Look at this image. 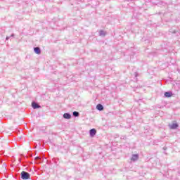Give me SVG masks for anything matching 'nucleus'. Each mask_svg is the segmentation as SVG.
<instances>
[{
  "instance_id": "4",
  "label": "nucleus",
  "mask_w": 180,
  "mask_h": 180,
  "mask_svg": "<svg viewBox=\"0 0 180 180\" xmlns=\"http://www.w3.org/2000/svg\"><path fill=\"white\" fill-rule=\"evenodd\" d=\"M32 106L33 109H39V108H40V105H39L35 102L32 103Z\"/></svg>"
},
{
  "instance_id": "9",
  "label": "nucleus",
  "mask_w": 180,
  "mask_h": 180,
  "mask_svg": "<svg viewBox=\"0 0 180 180\" xmlns=\"http://www.w3.org/2000/svg\"><path fill=\"white\" fill-rule=\"evenodd\" d=\"M165 96H166V98H171V96H172V94L170 92H165Z\"/></svg>"
},
{
  "instance_id": "7",
  "label": "nucleus",
  "mask_w": 180,
  "mask_h": 180,
  "mask_svg": "<svg viewBox=\"0 0 180 180\" xmlns=\"http://www.w3.org/2000/svg\"><path fill=\"white\" fill-rule=\"evenodd\" d=\"M34 50L36 54H40V53H41V51H40V48L39 47L34 48Z\"/></svg>"
},
{
  "instance_id": "10",
  "label": "nucleus",
  "mask_w": 180,
  "mask_h": 180,
  "mask_svg": "<svg viewBox=\"0 0 180 180\" xmlns=\"http://www.w3.org/2000/svg\"><path fill=\"white\" fill-rule=\"evenodd\" d=\"M6 166L4 165H3L1 168H0V171L1 172H4V171H6Z\"/></svg>"
},
{
  "instance_id": "5",
  "label": "nucleus",
  "mask_w": 180,
  "mask_h": 180,
  "mask_svg": "<svg viewBox=\"0 0 180 180\" xmlns=\"http://www.w3.org/2000/svg\"><path fill=\"white\" fill-rule=\"evenodd\" d=\"M137 160H139V155H133L131 161H137Z\"/></svg>"
},
{
  "instance_id": "6",
  "label": "nucleus",
  "mask_w": 180,
  "mask_h": 180,
  "mask_svg": "<svg viewBox=\"0 0 180 180\" xmlns=\"http://www.w3.org/2000/svg\"><path fill=\"white\" fill-rule=\"evenodd\" d=\"M96 109L98 110H103V105H102V104H98L96 105Z\"/></svg>"
},
{
  "instance_id": "8",
  "label": "nucleus",
  "mask_w": 180,
  "mask_h": 180,
  "mask_svg": "<svg viewBox=\"0 0 180 180\" xmlns=\"http://www.w3.org/2000/svg\"><path fill=\"white\" fill-rule=\"evenodd\" d=\"M63 117H64V119H71V115H70L68 113H65L63 115Z\"/></svg>"
},
{
  "instance_id": "2",
  "label": "nucleus",
  "mask_w": 180,
  "mask_h": 180,
  "mask_svg": "<svg viewBox=\"0 0 180 180\" xmlns=\"http://www.w3.org/2000/svg\"><path fill=\"white\" fill-rule=\"evenodd\" d=\"M169 127L171 129H177L178 127V124H176V122H173L172 124H169Z\"/></svg>"
},
{
  "instance_id": "13",
  "label": "nucleus",
  "mask_w": 180,
  "mask_h": 180,
  "mask_svg": "<svg viewBox=\"0 0 180 180\" xmlns=\"http://www.w3.org/2000/svg\"><path fill=\"white\" fill-rule=\"evenodd\" d=\"M39 159H40L39 157H36V158H35V160H39Z\"/></svg>"
},
{
  "instance_id": "11",
  "label": "nucleus",
  "mask_w": 180,
  "mask_h": 180,
  "mask_svg": "<svg viewBox=\"0 0 180 180\" xmlns=\"http://www.w3.org/2000/svg\"><path fill=\"white\" fill-rule=\"evenodd\" d=\"M73 115H75V117H78V116H79V112L75 111L73 112Z\"/></svg>"
},
{
  "instance_id": "12",
  "label": "nucleus",
  "mask_w": 180,
  "mask_h": 180,
  "mask_svg": "<svg viewBox=\"0 0 180 180\" xmlns=\"http://www.w3.org/2000/svg\"><path fill=\"white\" fill-rule=\"evenodd\" d=\"M105 33L103 31H100V36H105Z\"/></svg>"
},
{
  "instance_id": "3",
  "label": "nucleus",
  "mask_w": 180,
  "mask_h": 180,
  "mask_svg": "<svg viewBox=\"0 0 180 180\" xmlns=\"http://www.w3.org/2000/svg\"><path fill=\"white\" fill-rule=\"evenodd\" d=\"M96 134V129H92L90 130V136L91 137H94Z\"/></svg>"
},
{
  "instance_id": "1",
  "label": "nucleus",
  "mask_w": 180,
  "mask_h": 180,
  "mask_svg": "<svg viewBox=\"0 0 180 180\" xmlns=\"http://www.w3.org/2000/svg\"><path fill=\"white\" fill-rule=\"evenodd\" d=\"M21 178L24 180L30 179V174L25 171H22L21 172Z\"/></svg>"
}]
</instances>
